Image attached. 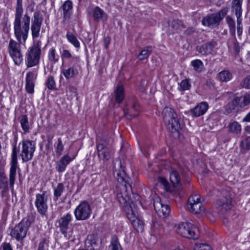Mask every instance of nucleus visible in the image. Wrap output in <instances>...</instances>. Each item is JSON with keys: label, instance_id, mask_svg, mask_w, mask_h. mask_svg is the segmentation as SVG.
Masks as SVG:
<instances>
[{"label": "nucleus", "instance_id": "nucleus-1", "mask_svg": "<svg viewBox=\"0 0 250 250\" xmlns=\"http://www.w3.org/2000/svg\"><path fill=\"white\" fill-rule=\"evenodd\" d=\"M120 166L121 167V162H120ZM117 199L123 205L126 216L134 229L138 232H142L144 229V223L139 217L137 211L138 207L141 206L140 201V197L137 194L133 195V197L135 199L134 202L128 196L127 190V186L131 188L130 179L126 175L125 170L122 167H121V170L117 173Z\"/></svg>", "mask_w": 250, "mask_h": 250}, {"label": "nucleus", "instance_id": "nucleus-2", "mask_svg": "<svg viewBox=\"0 0 250 250\" xmlns=\"http://www.w3.org/2000/svg\"><path fill=\"white\" fill-rule=\"evenodd\" d=\"M31 19L30 16L25 13L22 18V23L14 22V34L18 42L10 40L8 46V53L16 65H20L23 60L21 50L22 40L24 43L28 37Z\"/></svg>", "mask_w": 250, "mask_h": 250}, {"label": "nucleus", "instance_id": "nucleus-3", "mask_svg": "<svg viewBox=\"0 0 250 250\" xmlns=\"http://www.w3.org/2000/svg\"><path fill=\"white\" fill-rule=\"evenodd\" d=\"M36 144L33 141L23 140L21 143L19 144V149L17 148L16 143L13 145L9 175V186L12 190L14 189L18 167V151L19 152L20 157L21 158L22 162L25 163L33 159Z\"/></svg>", "mask_w": 250, "mask_h": 250}, {"label": "nucleus", "instance_id": "nucleus-4", "mask_svg": "<svg viewBox=\"0 0 250 250\" xmlns=\"http://www.w3.org/2000/svg\"><path fill=\"white\" fill-rule=\"evenodd\" d=\"M73 220V217L70 213H67L65 215L58 219L56 223L58 224V227L61 233L65 238L68 240H72L74 239V227H81V225L79 223L75 224L72 226L71 223Z\"/></svg>", "mask_w": 250, "mask_h": 250}, {"label": "nucleus", "instance_id": "nucleus-5", "mask_svg": "<svg viewBox=\"0 0 250 250\" xmlns=\"http://www.w3.org/2000/svg\"><path fill=\"white\" fill-rule=\"evenodd\" d=\"M41 42H34L32 46L29 47L26 54L25 62L27 67L37 65L40 62L41 55Z\"/></svg>", "mask_w": 250, "mask_h": 250}, {"label": "nucleus", "instance_id": "nucleus-6", "mask_svg": "<svg viewBox=\"0 0 250 250\" xmlns=\"http://www.w3.org/2000/svg\"><path fill=\"white\" fill-rule=\"evenodd\" d=\"M32 221L29 217L24 218L17 225H16L10 231L11 236L18 241H21L26 237L27 231Z\"/></svg>", "mask_w": 250, "mask_h": 250}, {"label": "nucleus", "instance_id": "nucleus-7", "mask_svg": "<svg viewBox=\"0 0 250 250\" xmlns=\"http://www.w3.org/2000/svg\"><path fill=\"white\" fill-rule=\"evenodd\" d=\"M221 195V197L216 201V206L223 213L232 208L233 194L229 189H223Z\"/></svg>", "mask_w": 250, "mask_h": 250}, {"label": "nucleus", "instance_id": "nucleus-8", "mask_svg": "<svg viewBox=\"0 0 250 250\" xmlns=\"http://www.w3.org/2000/svg\"><path fill=\"white\" fill-rule=\"evenodd\" d=\"M176 231L184 237L197 239L199 236L198 229L191 223L182 222L177 226Z\"/></svg>", "mask_w": 250, "mask_h": 250}, {"label": "nucleus", "instance_id": "nucleus-9", "mask_svg": "<svg viewBox=\"0 0 250 250\" xmlns=\"http://www.w3.org/2000/svg\"><path fill=\"white\" fill-rule=\"evenodd\" d=\"M97 150L98 157L103 161H108L111 156V151L107 147L108 141L105 137L98 135L96 139Z\"/></svg>", "mask_w": 250, "mask_h": 250}, {"label": "nucleus", "instance_id": "nucleus-10", "mask_svg": "<svg viewBox=\"0 0 250 250\" xmlns=\"http://www.w3.org/2000/svg\"><path fill=\"white\" fill-rule=\"evenodd\" d=\"M228 12V8H224L218 12L205 16L202 20V24L208 27L213 28L219 25L221 21Z\"/></svg>", "mask_w": 250, "mask_h": 250}, {"label": "nucleus", "instance_id": "nucleus-11", "mask_svg": "<svg viewBox=\"0 0 250 250\" xmlns=\"http://www.w3.org/2000/svg\"><path fill=\"white\" fill-rule=\"evenodd\" d=\"M74 213L77 220H85L90 217L92 213V209L89 203L84 201L81 202L76 208Z\"/></svg>", "mask_w": 250, "mask_h": 250}, {"label": "nucleus", "instance_id": "nucleus-12", "mask_svg": "<svg viewBox=\"0 0 250 250\" xmlns=\"http://www.w3.org/2000/svg\"><path fill=\"white\" fill-rule=\"evenodd\" d=\"M43 19L42 15L40 11L34 12L31 25L32 37L33 39L38 38L40 36Z\"/></svg>", "mask_w": 250, "mask_h": 250}, {"label": "nucleus", "instance_id": "nucleus-13", "mask_svg": "<svg viewBox=\"0 0 250 250\" xmlns=\"http://www.w3.org/2000/svg\"><path fill=\"white\" fill-rule=\"evenodd\" d=\"M188 208L190 212L197 214L204 211V208L201 203L200 196L194 194L190 196L188 200Z\"/></svg>", "mask_w": 250, "mask_h": 250}, {"label": "nucleus", "instance_id": "nucleus-14", "mask_svg": "<svg viewBox=\"0 0 250 250\" xmlns=\"http://www.w3.org/2000/svg\"><path fill=\"white\" fill-rule=\"evenodd\" d=\"M153 206L156 212L160 217H166L170 213L169 206L163 204L161 198L157 195L153 198Z\"/></svg>", "mask_w": 250, "mask_h": 250}, {"label": "nucleus", "instance_id": "nucleus-15", "mask_svg": "<svg viewBox=\"0 0 250 250\" xmlns=\"http://www.w3.org/2000/svg\"><path fill=\"white\" fill-rule=\"evenodd\" d=\"M48 197L46 191L36 195L35 205L37 211L42 215H44L48 209Z\"/></svg>", "mask_w": 250, "mask_h": 250}, {"label": "nucleus", "instance_id": "nucleus-16", "mask_svg": "<svg viewBox=\"0 0 250 250\" xmlns=\"http://www.w3.org/2000/svg\"><path fill=\"white\" fill-rule=\"evenodd\" d=\"M101 245V241L93 235L88 236L85 242L86 250H99Z\"/></svg>", "mask_w": 250, "mask_h": 250}, {"label": "nucleus", "instance_id": "nucleus-17", "mask_svg": "<svg viewBox=\"0 0 250 250\" xmlns=\"http://www.w3.org/2000/svg\"><path fill=\"white\" fill-rule=\"evenodd\" d=\"M62 8L63 9V22L65 24H68L72 14V2L69 0L65 1L62 5Z\"/></svg>", "mask_w": 250, "mask_h": 250}, {"label": "nucleus", "instance_id": "nucleus-18", "mask_svg": "<svg viewBox=\"0 0 250 250\" xmlns=\"http://www.w3.org/2000/svg\"><path fill=\"white\" fill-rule=\"evenodd\" d=\"M167 122V128L172 132L175 133V136H178L179 135V130L181 128V125L180 119L178 118L176 115V117L172 118L169 119Z\"/></svg>", "mask_w": 250, "mask_h": 250}, {"label": "nucleus", "instance_id": "nucleus-19", "mask_svg": "<svg viewBox=\"0 0 250 250\" xmlns=\"http://www.w3.org/2000/svg\"><path fill=\"white\" fill-rule=\"evenodd\" d=\"M37 75V70L30 71L26 74L25 88L28 93H33L34 91V80Z\"/></svg>", "mask_w": 250, "mask_h": 250}, {"label": "nucleus", "instance_id": "nucleus-20", "mask_svg": "<svg viewBox=\"0 0 250 250\" xmlns=\"http://www.w3.org/2000/svg\"><path fill=\"white\" fill-rule=\"evenodd\" d=\"M217 45L215 41H211L207 43L197 47V50L203 55L211 54L214 47Z\"/></svg>", "mask_w": 250, "mask_h": 250}, {"label": "nucleus", "instance_id": "nucleus-21", "mask_svg": "<svg viewBox=\"0 0 250 250\" xmlns=\"http://www.w3.org/2000/svg\"><path fill=\"white\" fill-rule=\"evenodd\" d=\"M208 107V105L207 103L203 102L194 108L191 109L192 115L194 117H199L204 115L207 111Z\"/></svg>", "mask_w": 250, "mask_h": 250}, {"label": "nucleus", "instance_id": "nucleus-22", "mask_svg": "<svg viewBox=\"0 0 250 250\" xmlns=\"http://www.w3.org/2000/svg\"><path fill=\"white\" fill-rule=\"evenodd\" d=\"M72 159L68 154L64 155L56 163V169L59 173L64 171L67 166L72 161Z\"/></svg>", "mask_w": 250, "mask_h": 250}, {"label": "nucleus", "instance_id": "nucleus-23", "mask_svg": "<svg viewBox=\"0 0 250 250\" xmlns=\"http://www.w3.org/2000/svg\"><path fill=\"white\" fill-rule=\"evenodd\" d=\"M243 0H233L231 4L232 12L236 16L237 20H241L242 18V3Z\"/></svg>", "mask_w": 250, "mask_h": 250}, {"label": "nucleus", "instance_id": "nucleus-24", "mask_svg": "<svg viewBox=\"0 0 250 250\" xmlns=\"http://www.w3.org/2000/svg\"><path fill=\"white\" fill-rule=\"evenodd\" d=\"M23 13L22 6V0H17L16 11L15 14V20L14 22L22 23L21 17Z\"/></svg>", "mask_w": 250, "mask_h": 250}, {"label": "nucleus", "instance_id": "nucleus-25", "mask_svg": "<svg viewBox=\"0 0 250 250\" xmlns=\"http://www.w3.org/2000/svg\"><path fill=\"white\" fill-rule=\"evenodd\" d=\"M75 64V63L72 66L62 70V73L66 79L74 78L78 74L79 71L76 68Z\"/></svg>", "mask_w": 250, "mask_h": 250}, {"label": "nucleus", "instance_id": "nucleus-26", "mask_svg": "<svg viewBox=\"0 0 250 250\" xmlns=\"http://www.w3.org/2000/svg\"><path fill=\"white\" fill-rule=\"evenodd\" d=\"M140 106L137 102L134 103L128 111L124 110L125 116L129 119H131L138 116Z\"/></svg>", "mask_w": 250, "mask_h": 250}, {"label": "nucleus", "instance_id": "nucleus-27", "mask_svg": "<svg viewBox=\"0 0 250 250\" xmlns=\"http://www.w3.org/2000/svg\"><path fill=\"white\" fill-rule=\"evenodd\" d=\"M93 17L95 21L106 20L107 15L103 10L99 7H96L93 10Z\"/></svg>", "mask_w": 250, "mask_h": 250}, {"label": "nucleus", "instance_id": "nucleus-28", "mask_svg": "<svg viewBox=\"0 0 250 250\" xmlns=\"http://www.w3.org/2000/svg\"><path fill=\"white\" fill-rule=\"evenodd\" d=\"M115 100L117 103H121L124 99L125 89L124 86L118 84L115 91Z\"/></svg>", "mask_w": 250, "mask_h": 250}, {"label": "nucleus", "instance_id": "nucleus-29", "mask_svg": "<svg viewBox=\"0 0 250 250\" xmlns=\"http://www.w3.org/2000/svg\"><path fill=\"white\" fill-rule=\"evenodd\" d=\"M239 107V101L237 97H235L225 106V109L227 112L229 113L236 110Z\"/></svg>", "mask_w": 250, "mask_h": 250}, {"label": "nucleus", "instance_id": "nucleus-30", "mask_svg": "<svg viewBox=\"0 0 250 250\" xmlns=\"http://www.w3.org/2000/svg\"><path fill=\"white\" fill-rule=\"evenodd\" d=\"M164 121L167 122L169 119L176 116V113L173 109L169 107H166L164 108L162 112Z\"/></svg>", "mask_w": 250, "mask_h": 250}, {"label": "nucleus", "instance_id": "nucleus-31", "mask_svg": "<svg viewBox=\"0 0 250 250\" xmlns=\"http://www.w3.org/2000/svg\"><path fill=\"white\" fill-rule=\"evenodd\" d=\"M151 52L152 47L151 46L146 47L138 54L137 58L140 61L147 60Z\"/></svg>", "mask_w": 250, "mask_h": 250}, {"label": "nucleus", "instance_id": "nucleus-32", "mask_svg": "<svg viewBox=\"0 0 250 250\" xmlns=\"http://www.w3.org/2000/svg\"><path fill=\"white\" fill-rule=\"evenodd\" d=\"M229 132L235 135L240 133L241 125L237 122H233L229 124L228 126Z\"/></svg>", "mask_w": 250, "mask_h": 250}, {"label": "nucleus", "instance_id": "nucleus-33", "mask_svg": "<svg viewBox=\"0 0 250 250\" xmlns=\"http://www.w3.org/2000/svg\"><path fill=\"white\" fill-rule=\"evenodd\" d=\"M68 41L76 48H79L80 43L77 37L71 32L68 31L66 35Z\"/></svg>", "mask_w": 250, "mask_h": 250}, {"label": "nucleus", "instance_id": "nucleus-34", "mask_svg": "<svg viewBox=\"0 0 250 250\" xmlns=\"http://www.w3.org/2000/svg\"><path fill=\"white\" fill-rule=\"evenodd\" d=\"M20 122L24 133L29 132L30 126L27 116L26 115H21L20 117Z\"/></svg>", "mask_w": 250, "mask_h": 250}, {"label": "nucleus", "instance_id": "nucleus-35", "mask_svg": "<svg viewBox=\"0 0 250 250\" xmlns=\"http://www.w3.org/2000/svg\"><path fill=\"white\" fill-rule=\"evenodd\" d=\"M170 180L173 186L176 187L180 183L181 178L176 170H172L169 174Z\"/></svg>", "mask_w": 250, "mask_h": 250}, {"label": "nucleus", "instance_id": "nucleus-36", "mask_svg": "<svg viewBox=\"0 0 250 250\" xmlns=\"http://www.w3.org/2000/svg\"><path fill=\"white\" fill-rule=\"evenodd\" d=\"M62 59H72L75 64H78L80 62V57L77 56H72L71 52L67 49H63L61 53Z\"/></svg>", "mask_w": 250, "mask_h": 250}, {"label": "nucleus", "instance_id": "nucleus-37", "mask_svg": "<svg viewBox=\"0 0 250 250\" xmlns=\"http://www.w3.org/2000/svg\"><path fill=\"white\" fill-rule=\"evenodd\" d=\"M109 250H122L119 239L115 235L112 237Z\"/></svg>", "mask_w": 250, "mask_h": 250}, {"label": "nucleus", "instance_id": "nucleus-38", "mask_svg": "<svg viewBox=\"0 0 250 250\" xmlns=\"http://www.w3.org/2000/svg\"><path fill=\"white\" fill-rule=\"evenodd\" d=\"M236 97L239 101L240 107H243L250 103V93H247L243 96Z\"/></svg>", "mask_w": 250, "mask_h": 250}, {"label": "nucleus", "instance_id": "nucleus-39", "mask_svg": "<svg viewBox=\"0 0 250 250\" xmlns=\"http://www.w3.org/2000/svg\"><path fill=\"white\" fill-rule=\"evenodd\" d=\"M226 22L229 26L230 34L235 37V22L234 20L229 16L226 18Z\"/></svg>", "mask_w": 250, "mask_h": 250}, {"label": "nucleus", "instance_id": "nucleus-40", "mask_svg": "<svg viewBox=\"0 0 250 250\" xmlns=\"http://www.w3.org/2000/svg\"><path fill=\"white\" fill-rule=\"evenodd\" d=\"M184 28L182 22L179 20H173L169 25V28L172 32Z\"/></svg>", "mask_w": 250, "mask_h": 250}, {"label": "nucleus", "instance_id": "nucleus-41", "mask_svg": "<svg viewBox=\"0 0 250 250\" xmlns=\"http://www.w3.org/2000/svg\"><path fill=\"white\" fill-rule=\"evenodd\" d=\"M64 188L62 183H59L54 190V200H58L64 190Z\"/></svg>", "mask_w": 250, "mask_h": 250}, {"label": "nucleus", "instance_id": "nucleus-42", "mask_svg": "<svg viewBox=\"0 0 250 250\" xmlns=\"http://www.w3.org/2000/svg\"><path fill=\"white\" fill-rule=\"evenodd\" d=\"M218 77L220 81L224 82L230 81L232 78L231 73L227 70L221 71L218 74Z\"/></svg>", "mask_w": 250, "mask_h": 250}, {"label": "nucleus", "instance_id": "nucleus-43", "mask_svg": "<svg viewBox=\"0 0 250 250\" xmlns=\"http://www.w3.org/2000/svg\"><path fill=\"white\" fill-rule=\"evenodd\" d=\"M191 87V84L189 79H185L179 83L178 89L180 91H184L189 90Z\"/></svg>", "mask_w": 250, "mask_h": 250}, {"label": "nucleus", "instance_id": "nucleus-44", "mask_svg": "<svg viewBox=\"0 0 250 250\" xmlns=\"http://www.w3.org/2000/svg\"><path fill=\"white\" fill-rule=\"evenodd\" d=\"M191 65L193 67L194 69L197 72H201L202 71L204 65L203 62L200 60H195L191 61Z\"/></svg>", "mask_w": 250, "mask_h": 250}, {"label": "nucleus", "instance_id": "nucleus-45", "mask_svg": "<svg viewBox=\"0 0 250 250\" xmlns=\"http://www.w3.org/2000/svg\"><path fill=\"white\" fill-rule=\"evenodd\" d=\"M48 58L50 62H56L59 60V56L56 54L55 48L52 47L48 51Z\"/></svg>", "mask_w": 250, "mask_h": 250}, {"label": "nucleus", "instance_id": "nucleus-46", "mask_svg": "<svg viewBox=\"0 0 250 250\" xmlns=\"http://www.w3.org/2000/svg\"><path fill=\"white\" fill-rule=\"evenodd\" d=\"M7 186V178L4 171L0 172V188L5 189Z\"/></svg>", "mask_w": 250, "mask_h": 250}, {"label": "nucleus", "instance_id": "nucleus-47", "mask_svg": "<svg viewBox=\"0 0 250 250\" xmlns=\"http://www.w3.org/2000/svg\"><path fill=\"white\" fill-rule=\"evenodd\" d=\"M64 149V146L62 144L61 138H58L57 141V145L56 147L55 151L58 156L62 155V152Z\"/></svg>", "mask_w": 250, "mask_h": 250}, {"label": "nucleus", "instance_id": "nucleus-48", "mask_svg": "<svg viewBox=\"0 0 250 250\" xmlns=\"http://www.w3.org/2000/svg\"><path fill=\"white\" fill-rule=\"evenodd\" d=\"M45 85L50 90H53L55 89L56 83L54 78L53 76H50L48 77L45 83Z\"/></svg>", "mask_w": 250, "mask_h": 250}, {"label": "nucleus", "instance_id": "nucleus-49", "mask_svg": "<svg viewBox=\"0 0 250 250\" xmlns=\"http://www.w3.org/2000/svg\"><path fill=\"white\" fill-rule=\"evenodd\" d=\"M194 250H211V247L207 244H196L194 246Z\"/></svg>", "mask_w": 250, "mask_h": 250}, {"label": "nucleus", "instance_id": "nucleus-50", "mask_svg": "<svg viewBox=\"0 0 250 250\" xmlns=\"http://www.w3.org/2000/svg\"><path fill=\"white\" fill-rule=\"evenodd\" d=\"M241 146L243 149L249 150L250 149V137H248L241 142Z\"/></svg>", "mask_w": 250, "mask_h": 250}, {"label": "nucleus", "instance_id": "nucleus-51", "mask_svg": "<svg viewBox=\"0 0 250 250\" xmlns=\"http://www.w3.org/2000/svg\"><path fill=\"white\" fill-rule=\"evenodd\" d=\"M242 87L246 89H250V75L247 76L241 83Z\"/></svg>", "mask_w": 250, "mask_h": 250}, {"label": "nucleus", "instance_id": "nucleus-52", "mask_svg": "<svg viewBox=\"0 0 250 250\" xmlns=\"http://www.w3.org/2000/svg\"><path fill=\"white\" fill-rule=\"evenodd\" d=\"M237 33L238 36H240L243 33L242 19L237 20Z\"/></svg>", "mask_w": 250, "mask_h": 250}, {"label": "nucleus", "instance_id": "nucleus-53", "mask_svg": "<svg viewBox=\"0 0 250 250\" xmlns=\"http://www.w3.org/2000/svg\"><path fill=\"white\" fill-rule=\"evenodd\" d=\"M45 243L46 239H43L39 243L37 250H48L47 247L45 246Z\"/></svg>", "mask_w": 250, "mask_h": 250}, {"label": "nucleus", "instance_id": "nucleus-54", "mask_svg": "<svg viewBox=\"0 0 250 250\" xmlns=\"http://www.w3.org/2000/svg\"><path fill=\"white\" fill-rule=\"evenodd\" d=\"M233 49L236 54H239L240 50V47L238 42L235 39L234 40Z\"/></svg>", "mask_w": 250, "mask_h": 250}, {"label": "nucleus", "instance_id": "nucleus-55", "mask_svg": "<svg viewBox=\"0 0 250 250\" xmlns=\"http://www.w3.org/2000/svg\"><path fill=\"white\" fill-rule=\"evenodd\" d=\"M1 247L2 250H13L9 243H3L1 245Z\"/></svg>", "mask_w": 250, "mask_h": 250}, {"label": "nucleus", "instance_id": "nucleus-56", "mask_svg": "<svg viewBox=\"0 0 250 250\" xmlns=\"http://www.w3.org/2000/svg\"><path fill=\"white\" fill-rule=\"evenodd\" d=\"M159 181L161 183H162L164 185V186L165 187V188H166V189L167 190H169V189L168 188V187H168L167 182L166 179H165L164 178L161 177L159 179Z\"/></svg>", "mask_w": 250, "mask_h": 250}, {"label": "nucleus", "instance_id": "nucleus-57", "mask_svg": "<svg viewBox=\"0 0 250 250\" xmlns=\"http://www.w3.org/2000/svg\"><path fill=\"white\" fill-rule=\"evenodd\" d=\"M194 32H195V29L193 27H190V28H188L185 31V34L187 35H189Z\"/></svg>", "mask_w": 250, "mask_h": 250}, {"label": "nucleus", "instance_id": "nucleus-58", "mask_svg": "<svg viewBox=\"0 0 250 250\" xmlns=\"http://www.w3.org/2000/svg\"><path fill=\"white\" fill-rule=\"evenodd\" d=\"M35 3L32 2L30 3L27 7V9L31 12H33L34 11Z\"/></svg>", "mask_w": 250, "mask_h": 250}, {"label": "nucleus", "instance_id": "nucleus-59", "mask_svg": "<svg viewBox=\"0 0 250 250\" xmlns=\"http://www.w3.org/2000/svg\"><path fill=\"white\" fill-rule=\"evenodd\" d=\"M206 84L209 87L214 86V83L213 81L211 79H208L206 82Z\"/></svg>", "mask_w": 250, "mask_h": 250}, {"label": "nucleus", "instance_id": "nucleus-60", "mask_svg": "<svg viewBox=\"0 0 250 250\" xmlns=\"http://www.w3.org/2000/svg\"><path fill=\"white\" fill-rule=\"evenodd\" d=\"M243 122H250V112L244 118Z\"/></svg>", "mask_w": 250, "mask_h": 250}, {"label": "nucleus", "instance_id": "nucleus-61", "mask_svg": "<svg viewBox=\"0 0 250 250\" xmlns=\"http://www.w3.org/2000/svg\"><path fill=\"white\" fill-rule=\"evenodd\" d=\"M4 171L3 167L0 164V172Z\"/></svg>", "mask_w": 250, "mask_h": 250}, {"label": "nucleus", "instance_id": "nucleus-62", "mask_svg": "<svg viewBox=\"0 0 250 250\" xmlns=\"http://www.w3.org/2000/svg\"><path fill=\"white\" fill-rule=\"evenodd\" d=\"M52 137H48V142H51Z\"/></svg>", "mask_w": 250, "mask_h": 250}, {"label": "nucleus", "instance_id": "nucleus-63", "mask_svg": "<svg viewBox=\"0 0 250 250\" xmlns=\"http://www.w3.org/2000/svg\"><path fill=\"white\" fill-rule=\"evenodd\" d=\"M248 35L249 36H250V27H249V29H248Z\"/></svg>", "mask_w": 250, "mask_h": 250}, {"label": "nucleus", "instance_id": "nucleus-64", "mask_svg": "<svg viewBox=\"0 0 250 250\" xmlns=\"http://www.w3.org/2000/svg\"><path fill=\"white\" fill-rule=\"evenodd\" d=\"M46 0H43V1H44V2H45V1H46Z\"/></svg>", "mask_w": 250, "mask_h": 250}]
</instances>
